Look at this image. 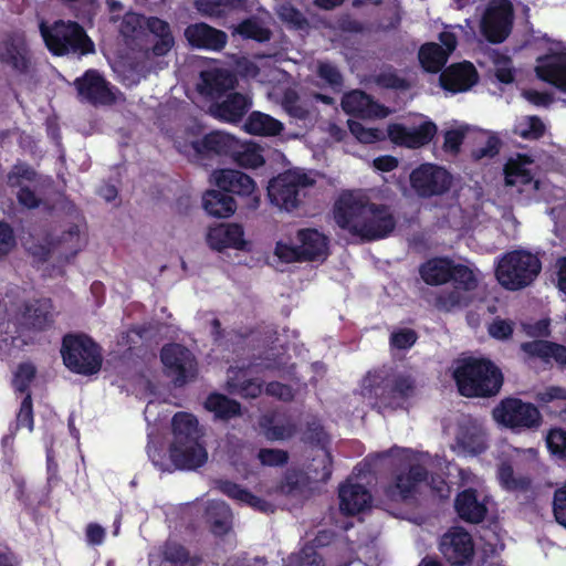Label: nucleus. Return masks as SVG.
I'll use <instances>...</instances> for the list:
<instances>
[{
    "instance_id": "5701e85b",
    "label": "nucleus",
    "mask_w": 566,
    "mask_h": 566,
    "mask_svg": "<svg viewBox=\"0 0 566 566\" xmlns=\"http://www.w3.org/2000/svg\"><path fill=\"white\" fill-rule=\"evenodd\" d=\"M252 106V101L247 95L238 92L229 93L221 102L210 106L211 114L223 122L240 123Z\"/></svg>"
},
{
    "instance_id": "864d4df0",
    "label": "nucleus",
    "mask_w": 566,
    "mask_h": 566,
    "mask_svg": "<svg viewBox=\"0 0 566 566\" xmlns=\"http://www.w3.org/2000/svg\"><path fill=\"white\" fill-rule=\"evenodd\" d=\"M286 566H323L322 557L313 547H304L300 553L289 557Z\"/></svg>"
},
{
    "instance_id": "79ce46f5",
    "label": "nucleus",
    "mask_w": 566,
    "mask_h": 566,
    "mask_svg": "<svg viewBox=\"0 0 566 566\" xmlns=\"http://www.w3.org/2000/svg\"><path fill=\"white\" fill-rule=\"evenodd\" d=\"M536 401L542 405H551L549 411L566 419V389L559 386L546 387L536 392Z\"/></svg>"
},
{
    "instance_id": "f8f14e48",
    "label": "nucleus",
    "mask_w": 566,
    "mask_h": 566,
    "mask_svg": "<svg viewBox=\"0 0 566 566\" xmlns=\"http://www.w3.org/2000/svg\"><path fill=\"white\" fill-rule=\"evenodd\" d=\"M492 413L495 421L513 429L537 428L542 420L538 409L533 403L524 402L517 398L503 399L493 409Z\"/></svg>"
},
{
    "instance_id": "dca6fc26",
    "label": "nucleus",
    "mask_w": 566,
    "mask_h": 566,
    "mask_svg": "<svg viewBox=\"0 0 566 566\" xmlns=\"http://www.w3.org/2000/svg\"><path fill=\"white\" fill-rule=\"evenodd\" d=\"M451 175L442 167L423 164L410 174V185L420 197L439 196L450 189Z\"/></svg>"
},
{
    "instance_id": "13d9d810",
    "label": "nucleus",
    "mask_w": 566,
    "mask_h": 566,
    "mask_svg": "<svg viewBox=\"0 0 566 566\" xmlns=\"http://www.w3.org/2000/svg\"><path fill=\"white\" fill-rule=\"evenodd\" d=\"M283 107L295 119L305 120L310 115V112L300 103L298 96L294 92L284 95Z\"/></svg>"
},
{
    "instance_id": "473e14b6",
    "label": "nucleus",
    "mask_w": 566,
    "mask_h": 566,
    "mask_svg": "<svg viewBox=\"0 0 566 566\" xmlns=\"http://www.w3.org/2000/svg\"><path fill=\"white\" fill-rule=\"evenodd\" d=\"M52 319V303L49 298L25 303L22 312V323L29 328L43 329Z\"/></svg>"
},
{
    "instance_id": "b1692460",
    "label": "nucleus",
    "mask_w": 566,
    "mask_h": 566,
    "mask_svg": "<svg viewBox=\"0 0 566 566\" xmlns=\"http://www.w3.org/2000/svg\"><path fill=\"white\" fill-rule=\"evenodd\" d=\"M428 478V471L420 464L410 465L408 472L397 474L395 482L386 489L387 496L392 501L408 499L417 486Z\"/></svg>"
},
{
    "instance_id": "bb28decb",
    "label": "nucleus",
    "mask_w": 566,
    "mask_h": 566,
    "mask_svg": "<svg viewBox=\"0 0 566 566\" xmlns=\"http://www.w3.org/2000/svg\"><path fill=\"white\" fill-rule=\"evenodd\" d=\"M219 189L238 196H251L255 191L254 180L247 174L234 169H220L213 172Z\"/></svg>"
},
{
    "instance_id": "338daca9",
    "label": "nucleus",
    "mask_w": 566,
    "mask_h": 566,
    "mask_svg": "<svg viewBox=\"0 0 566 566\" xmlns=\"http://www.w3.org/2000/svg\"><path fill=\"white\" fill-rule=\"evenodd\" d=\"M417 340L415 331L405 328L391 334L390 343L398 349H406L411 347Z\"/></svg>"
},
{
    "instance_id": "c03bdc74",
    "label": "nucleus",
    "mask_w": 566,
    "mask_h": 566,
    "mask_svg": "<svg viewBox=\"0 0 566 566\" xmlns=\"http://www.w3.org/2000/svg\"><path fill=\"white\" fill-rule=\"evenodd\" d=\"M8 182L11 187H25L34 185H51L48 177L38 176V174L24 164H18L8 175Z\"/></svg>"
},
{
    "instance_id": "423d86ee",
    "label": "nucleus",
    "mask_w": 566,
    "mask_h": 566,
    "mask_svg": "<svg viewBox=\"0 0 566 566\" xmlns=\"http://www.w3.org/2000/svg\"><path fill=\"white\" fill-rule=\"evenodd\" d=\"M542 270L541 260L536 254L525 250L506 253L496 268V279L506 290L518 291L530 286Z\"/></svg>"
},
{
    "instance_id": "1a4fd4ad",
    "label": "nucleus",
    "mask_w": 566,
    "mask_h": 566,
    "mask_svg": "<svg viewBox=\"0 0 566 566\" xmlns=\"http://www.w3.org/2000/svg\"><path fill=\"white\" fill-rule=\"evenodd\" d=\"M61 354L65 366L77 374L92 375L101 369L99 348L87 336L66 335L63 338Z\"/></svg>"
},
{
    "instance_id": "0eeeda50",
    "label": "nucleus",
    "mask_w": 566,
    "mask_h": 566,
    "mask_svg": "<svg viewBox=\"0 0 566 566\" xmlns=\"http://www.w3.org/2000/svg\"><path fill=\"white\" fill-rule=\"evenodd\" d=\"M310 472L312 473L311 476L303 471H287L280 483V492L296 501L308 497L313 493L314 482H326L332 475V457L329 452L324 450L314 458L313 463L310 465Z\"/></svg>"
},
{
    "instance_id": "7ed1b4c3",
    "label": "nucleus",
    "mask_w": 566,
    "mask_h": 566,
    "mask_svg": "<svg viewBox=\"0 0 566 566\" xmlns=\"http://www.w3.org/2000/svg\"><path fill=\"white\" fill-rule=\"evenodd\" d=\"M459 392L464 397H492L502 385L501 370L488 359L460 358L451 366Z\"/></svg>"
},
{
    "instance_id": "a211bd4d",
    "label": "nucleus",
    "mask_w": 566,
    "mask_h": 566,
    "mask_svg": "<svg viewBox=\"0 0 566 566\" xmlns=\"http://www.w3.org/2000/svg\"><path fill=\"white\" fill-rule=\"evenodd\" d=\"M440 551L452 565L462 566L473 556L471 535L461 527H453L441 537Z\"/></svg>"
},
{
    "instance_id": "2eb2a0df",
    "label": "nucleus",
    "mask_w": 566,
    "mask_h": 566,
    "mask_svg": "<svg viewBox=\"0 0 566 566\" xmlns=\"http://www.w3.org/2000/svg\"><path fill=\"white\" fill-rule=\"evenodd\" d=\"M512 25L513 7L510 1L502 0L486 8L481 20V32L489 42L497 44L506 40Z\"/></svg>"
},
{
    "instance_id": "de8ad7c7",
    "label": "nucleus",
    "mask_w": 566,
    "mask_h": 566,
    "mask_svg": "<svg viewBox=\"0 0 566 566\" xmlns=\"http://www.w3.org/2000/svg\"><path fill=\"white\" fill-rule=\"evenodd\" d=\"M545 125L538 116H526L515 124L513 133L523 139L536 140L544 136Z\"/></svg>"
},
{
    "instance_id": "9b49d317",
    "label": "nucleus",
    "mask_w": 566,
    "mask_h": 566,
    "mask_svg": "<svg viewBox=\"0 0 566 566\" xmlns=\"http://www.w3.org/2000/svg\"><path fill=\"white\" fill-rule=\"evenodd\" d=\"M298 245L279 242L275 254L285 262L318 261L327 256V240L317 230L303 229L297 232Z\"/></svg>"
},
{
    "instance_id": "37998d69",
    "label": "nucleus",
    "mask_w": 566,
    "mask_h": 566,
    "mask_svg": "<svg viewBox=\"0 0 566 566\" xmlns=\"http://www.w3.org/2000/svg\"><path fill=\"white\" fill-rule=\"evenodd\" d=\"M205 407L207 410L213 412L216 417L223 420L237 417L241 411L239 402L220 394H211L207 398Z\"/></svg>"
},
{
    "instance_id": "bf43d9fd",
    "label": "nucleus",
    "mask_w": 566,
    "mask_h": 566,
    "mask_svg": "<svg viewBox=\"0 0 566 566\" xmlns=\"http://www.w3.org/2000/svg\"><path fill=\"white\" fill-rule=\"evenodd\" d=\"M277 14L280 19L295 28H303L306 24L304 14L291 3L281 4Z\"/></svg>"
},
{
    "instance_id": "a19ab883",
    "label": "nucleus",
    "mask_w": 566,
    "mask_h": 566,
    "mask_svg": "<svg viewBox=\"0 0 566 566\" xmlns=\"http://www.w3.org/2000/svg\"><path fill=\"white\" fill-rule=\"evenodd\" d=\"M172 432V442H177V446L181 444L184 441L199 440L200 438L197 419L186 412H178L174 416Z\"/></svg>"
},
{
    "instance_id": "774afa93",
    "label": "nucleus",
    "mask_w": 566,
    "mask_h": 566,
    "mask_svg": "<svg viewBox=\"0 0 566 566\" xmlns=\"http://www.w3.org/2000/svg\"><path fill=\"white\" fill-rule=\"evenodd\" d=\"M258 458L264 465H280L287 461V453L277 449H261Z\"/></svg>"
},
{
    "instance_id": "69168bd1",
    "label": "nucleus",
    "mask_w": 566,
    "mask_h": 566,
    "mask_svg": "<svg viewBox=\"0 0 566 566\" xmlns=\"http://www.w3.org/2000/svg\"><path fill=\"white\" fill-rule=\"evenodd\" d=\"M228 386H229L230 392L239 394L247 398H255L262 391L261 385L253 380H244L241 384L228 381Z\"/></svg>"
},
{
    "instance_id": "aec40b11",
    "label": "nucleus",
    "mask_w": 566,
    "mask_h": 566,
    "mask_svg": "<svg viewBox=\"0 0 566 566\" xmlns=\"http://www.w3.org/2000/svg\"><path fill=\"white\" fill-rule=\"evenodd\" d=\"M476 82V69L468 61L452 64L440 74V85L452 93L465 92Z\"/></svg>"
},
{
    "instance_id": "6e6d98bb",
    "label": "nucleus",
    "mask_w": 566,
    "mask_h": 566,
    "mask_svg": "<svg viewBox=\"0 0 566 566\" xmlns=\"http://www.w3.org/2000/svg\"><path fill=\"white\" fill-rule=\"evenodd\" d=\"M437 125L432 120H424L419 126L409 127V142H433Z\"/></svg>"
},
{
    "instance_id": "ea45409f",
    "label": "nucleus",
    "mask_w": 566,
    "mask_h": 566,
    "mask_svg": "<svg viewBox=\"0 0 566 566\" xmlns=\"http://www.w3.org/2000/svg\"><path fill=\"white\" fill-rule=\"evenodd\" d=\"M448 52L434 42L422 44L418 52L421 66L429 73H438L448 61Z\"/></svg>"
},
{
    "instance_id": "f3484780",
    "label": "nucleus",
    "mask_w": 566,
    "mask_h": 566,
    "mask_svg": "<svg viewBox=\"0 0 566 566\" xmlns=\"http://www.w3.org/2000/svg\"><path fill=\"white\" fill-rule=\"evenodd\" d=\"M78 98L92 105H111L116 97L109 83L95 69H88L74 81Z\"/></svg>"
},
{
    "instance_id": "e2e57ef3",
    "label": "nucleus",
    "mask_w": 566,
    "mask_h": 566,
    "mask_svg": "<svg viewBox=\"0 0 566 566\" xmlns=\"http://www.w3.org/2000/svg\"><path fill=\"white\" fill-rule=\"evenodd\" d=\"M317 75L328 83L332 87L342 86L343 76L334 64L329 62H319L317 65Z\"/></svg>"
},
{
    "instance_id": "052dcab7",
    "label": "nucleus",
    "mask_w": 566,
    "mask_h": 566,
    "mask_svg": "<svg viewBox=\"0 0 566 566\" xmlns=\"http://www.w3.org/2000/svg\"><path fill=\"white\" fill-rule=\"evenodd\" d=\"M547 447L552 453L558 455L560 459L566 460V431L563 429H553L549 431L547 439Z\"/></svg>"
},
{
    "instance_id": "4be33fe9",
    "label": "nucleus",
    "mask_w": 566,
    "mask_h": 566,
    "mask_svg": "<svg viewBox=\"0 0 566 566\" xmlns=\"http://www.w3.org/2000/svg\"><path fill=\"white\" fill-rule=\"evenodd\" d=\"M486 448L483 428L469 418L461 420L455 434V449L464 454H479Z\"/></svg>"
},
{
    "instance_id": "c9c22d12",
    "label": "nucleus",
    "mask_w": 566,
    "mask_h": 566,
    "mask_svg": "<svg viewBox=\"0 0 566 566\" xmlns=\"http://www.w3.org/2000/svg\"><path fill=\"white\" fill-rule=\"evenodd\" d=\"M52 243L56 258L65 261L74 258L84 247V240L78 226L70 227L67 231L63 232L56 239H53Z\"/></svg>"
},
{
    "instance_id": "9d476101",
    "label": "nucleus",
    "mask_w": 566,
    "mask_h": 566,
    "mask_svg": "<svg viewBox=\"0 0 566 566\" xmlns=\"http://www.w3.org/2000/svg\"><path fill=\"white\" fill-rule=\"evenodd\" d=\"M415 382L409 376H384L382 371L369 373L363 380L361 395L369 398H379L382 402L391 405V399L407 398L413 394Z\"/></svg>"
},
{
    "instance_id": "3c124183",
    "label": "nucleus",
    "mask_w": 566,
    "mask_h": 566,
    "mask_svg": "<svg viewBox=\"0 0 566 566\" xmlns=\"http://www.w3.org/2000/svg\"><path fill=\"white\" fill-rule=\"evenodd\" d=\"M530 161L527 160V164ZM526 161L522 163L520 160H510L504 168L505 174V185L509 187H517L521 185H526L532 181V175L530 170H527L524 165Z\"/></svg>"
},
{
    "instance_id": "412c9836",
    "label": "nucleus",
    "mask_w": 566,
    "mask_h": 566,
    "mask_svg": "<svg viewBox=\"0 0 566 566\" xmlns=\"http://www.w3.org/2000/svg\"><path fill=\"white\" fill-rule=\"evenodd\" d=\"M536 62V76L566 93V54L542 55Z\"/></svg>"
},
{
    "instance_id": "393cba45",
    "label": "nucleus",
    "mask_w": 566,
    "mask_h": 566,
    "mask_svg": "<svg viewBox=\"0 0 566 566\" xmlns=\"http://www.w3.org/2000/svg\"><path fill=\"white\" fill-rule=\"evenodd\" d=\"M170 459L176 468L193 470L206 463L208 453L199 440L184 441L177 446V442H171Z\"/></svg>"
},
{
    "instance_id": "8fccbe9b",
    "label": "nucleus",
    "mask_w": 566,
    "mask_h": 566,
    "mask_svg": "<svg viewBox=\"0 0 566 566\" xmlns=\"http://www.w3.org/2000/svg\"><path fill=\"white\" fill-rule=\"evenodd\" d=\"M164 558L172 566H198L200 563L199 557L190 556L184 546L175 542L165 545Z\"/></svg>"
},
{
    "instance_id": "c756f323",
    "label": "nucleus",
    "mask_w": 566,
    "mask_h": 566,
    "mask_svg": "<svg viewBox=\"0 0 566 566\" xmlns=\"http://www.w3.org/2000/svg\"><path fill=\"white\" fill-rule=\"evenodd\" d=\"M340 105L346 114L364 119L376 116L379 107L369 94L360 90L345 93Z\"/></svg>"
},
{
    "instance_id": "4d7b16f0",
    "label": "nucleus",
    "mask_w": 566,
    "mask_h": 566,
    "mask_svg": "<svg viewBox=\"0 0 566 566\" xmlns=\"http://www.w3.org/2000/svg\"><path fill=\"white\" fill-rule=\"evenodd\" d=\"M49 186L50 185H34L31 187H20L18 192L19 202L30 209L36 208L41 201L39 195H41L43 189Z\"/></svg>"
},
{
    "instance_id": "5fc2aeb1",
    "label": "nucleus",
    "mask_w": 566,
    "mask_h": 566,
    "mask_svg": "<svg viewBox=\"0 0 566 566\" xmlns=\"http://www.w3.org/2000/svg\"><path fill=\"white\" fill-rule=\"evenodd\" d=\"M35 367L30 363H23L18 366L13 377V387L17 391L24 392L28 390L30 382L35 377Z\"/></svg>"
},
{
    "instance_id": "58836bf2",
    "label": "nucleus",
    "mask_w": 566,
    "mask_h": 566,
    "mask_svg": "<svg viewBox=\"0 0 566 566\" xmlns=\"http://www.w3.org/2000/svg\"><path fill=\"white\" fill-rule=\"evenodd\" d=\"M207 521L214 535L227 534L232 526V514L223 502L211 501L206 509Z\"/></svg>"
},
{
    "instance_id": "a18cd8bd",
    "label": "nucleus",
    "mask_w": 566,
    "mask_h": 566,
    "mask_svg": "<svg viewBox=\"0 0 566 566\" xmlns=\"http://www.w3.org/2000/svg\"><path fill=\"white\" fill-rule=\"evenodd\" d=\"M219 488L221 492L228 496L248 503L249 505L260 511L266 512L271 507V504H269L266 501L251 494L247 490L230 481L220 482Z\"/></svg>"
},
{
    "instance_id": "f03ea898",
    "label": "nucleus",
    "mask_w": 566,
    "mask_h": 566,
    "mask_svg": "<svg viewBox=\"0 0 566 566\" xmlns=\"http://www.w3.org/2000/svg\"><path fill=\"white\" fill-rule=\"evenodd\" d=\"M420 274L424 282L431 285L452 282V290H444L436 297V307L444 312L467 305L470 302L468 292L478 285L475 275L468 266L454 264L448 259L428 261L421 266Z\"/></svg>"
},
{
    "instance_id": "4c0bfd02",
    "label": "nucleus",
    "mask_w": 566,
    "mask_h": 566,
    "mask_svg": "<svg viewBox=\"0 0 566 566\" xmlns=\"http://www.w3.org/2000/svg\"><path fill=\"white\" fill-rule=\"evenodd\" d=\"M205 210L217 218H228L237 209L235 200L223 190H209L203 196Z\"/></svg>"
},
{
    "instance_id": "ddd939ff",
    "label": "nucleus",
    "mask_w": 566,
    "mask_h": 566,
    "mask_svg": "<svg viewBox=\"0 0 566 566\" xmlns=\"http://www.w3.org/2000/svg\"><path fill=\"white\" fill-rule=\"evenodd\" d=\"M161 361L168 377L177 387L195 380L197 365L192 353L178 344L166 345L161 349Z\"/></svg>"
},
{
    "instance_id": "7c9ffc66",
    "label": "nucleus",
    "mask_w": 566,
    "mask_h": 566,
    "mask_svg": "<svg viewBox=\"0 0 566 566\" xmlns=\"http://www.w3.org/2000/svg\"><path fill=\"white\" fill-rule=\"evenodd\" d=\"M195 8L202 17L222 20L233 12L248 10V0H196Z\"/></svg>"
},
{
    "instance_id": "6e6552de",
    "label": "nucleus",
    "mask_w": 566,
    "mask_h": 566,
    "mask_svg": "<svg viewBox=\"0 0 566 566\" xmlns=\"http://www.w3.org/2000/svg\"><path fill=\"white\" fill-rule=\"evenodd\" d=\"M314 182V179L303 170L291 169L270 180L268 196L274 206L292 211L300 206L305 190Z\"/></svg>"
},
{
    "instance_id": "49530a36",
    "label": "nucleus",
    "mask_w": 566,
    "mask_h": 566,
    "mask_svg": "<svg viewBox=\"0 0 566 566\" xmlns=\"http://www.w3.org/2000/svg\"><path fill=\"white\" fill-rule=\"evenodd\" d=\"M234 31L243 39L254 40L260 43L271 39V31L263 27L255 18L244 19L237 25Z\"/></svg>"
},
{
    "instance_id": "39448f33",
    "label": "nucleus",
    "mask_w": 566,
    "mask_h": 566,
    "mask_svg": "<svg viewBox=\"0 0 566 566\" xmlns=\"http://www.w3.org/2000/svg\"><path fill=\"white\" fill-rule=\"evenodd\" d=\"M177 150L191 161L207 165L216 156H229L243 168H256L265 164L259 144H178Z\"/></svg>"
},
{
    "instance_id": "0e129e2a",
    "label": "nucleus",
    "mask_w": 566,
    "mask_h": 566,
    "mask_svg": "<svg viewBox=\"0 0 566 566\" xmlns=\"http://www.w3.org/2000/svg\"><path fill=\"white\" fill-rule=\"evenodd\" d=\"M553 513L556 522L566 527V484L554 492Z\"/></svg>"
},
{
    "instance_id": "20e7f679",
    "label": "nucleus",
    "mask_w": 566,
    "mask_h": 566,
    "mask_svg": "<svg viewBox=\"0 0 566 566\" xmlns=\"http://www.w3.org/2000/svg\"><path fill=\"white\" fill-rule=\"evenodd\" d=\"M40 32L48 50L55 56L77 57L95 53V44L85 29L76 21L56 20L51 25L40 24Z\"/></svg>"
},
{
    "instance_id": "72a5a7b5",
    "label": "nucleus",
    "mask_w": 566,
    "mask_h": 566,
    "mask_svg": "<svg viewBox=\"0 0 566 566\" xmlns=\"http://www.w3.org/2000/svg\"><path fill=\"white\" fill-rule=\"evenodd\" d=\"M501 142L500 137L491 130L481 129L468 124L454 123L443 133V142Z\"/></svg>"
},
{
    "instance_id": "a878e982",
    "label": "nucleus",
    "mask_w": 566,
    "mask_h": 566,
    "mask_svg": "<svg viewBox=\"0 0 566 566\" xmlns=\"http://www.w3.org/2000/svg\"><path fill=\"white\" fill-rule=\"evenodd\" d=\"M200 80L198 91L210 98H218L237 85L235 76L223 69L202 71Z\"/></svg>"
},
{
    "instance_id": "4468645a",
    "label": "nucleus",
    "mask_w": 566,
    "mask_h": 566,
    "mask_svg": "<svg viewBox=\"0 0 566 566\" xmlns=\"http://www.w3.org/2000/svg\"><path fill=\"white\" fill-rule=\"evenodd\" d=\"M0 63L19 75L31 72L32 53L24 34L11 32L0 41Z\"/></svg>"
},
{
    "instance_id": "09e8293b",
    "label": "nucleus",
    "mask_w": 566,
    "mask_h": 566,
    "mask_svg": "<svg viewBox=\"0 0 566 566\" xmlns=\"http://www.w3.org/2000/svg\"><path fill=\"white\" fill-rule=\"evenodd\" d=\"M499 479L501 484L509 491L524 492L531 486V479L522 474L516 475L513 468L507 463L501 464Z\"/></svg>"
},
{
    "instance_id": "2f4dec72",
    "label": "nucleus",
    "mask_w": 566,
    "mask_h": 566,
    "mask_svg": "<svg viewBox=\"0 0 566 566\" xmlns=\"http://www.w3.org/2000/svg\"><path fill=\"white\" fill-rule=\"evenodd\" d=\"M243 129L251 136L276 137L283 132L284 125L266 113L253 111L248 115Z\"/></svg>"
},
{
    "instance_id": "680f3d73",
    "label": "nucleus",
    "mask_w": 566,
    "mask_h": 566,
    "mask_svg": "<svg viewBox=\"0 0 566 566\" xmlns=\"http://www.w3.org/2000/svg\"><path fill=\"white\" fill-rule=\"evenodd\" d=\"M495 77L500 83L512 84L515 80V71L511 57L501 55L495 61Z\"/></svg>"
},
{
    "instance_id": "e433bc0d",
    "label": "nucleus",
    "mask_w": 566,
    "mask_h": 566,
    "mask_svg": "<svg viewBox=\"0 0 566 566\" xmlns=\"http://www.w3.org/2000/svg\"><path fill=\"white\" fill-rule=\"evenodd\" d=\"M521 348L531 357H537L544 361L553 358L556 363L566 364V347L563 345L539 339L523 343Z\"/></svg>"
},
{
    "instance_id": "cd10ccee",
    "label": "nucleus",
    "mask_w": 566,
    "mask_h": 566,
    "mask_svg": "<svg viewBox=\"0 0 566 566\" xmlns=\"http://www.w3.org/2000/svg\"><path fill=\"white\" fill-rule=\"evenodd\" d=\"M207 241L212 249L218 251L227 248L242 250L245 245L243 229L238 223L219 224L211 228Z\"/></svg>"
},
{
    "instance_id": "6ab92c4d",
    "label": "nucleus",
    "mask_w": 566,
    "mask_h": 566,
    "mask_svg": "<svg viewBox=\"0 0 566 566\" xmlns=\"http://www.w3.org/2000/svg\"><path fill=\"white\" fill-rule=\"evenodd\" d=\"M184 34L189 45L196 49L221 51L228 42V35L224 31L205 22L189 24Z\"/></svg>"
},
{
    "instance_id": "f704fd0d",
    "label": "nucleus",
    "mask_w": 566,
    "mask_h": 566,
    "mask_svg": "<svg viewBox=\"0 0 566 566\" xmlns=\"http://www.w3.org/2000/svg\"><path fill=\"white\" fill-rule=\"evenodd\" d=\"M454 506L459 516L470 523H480L486 514V506L478 500L476 492L471 489L457 496Z\"/></svg>"
},
{
    "instance_id": "f257e3e1",
    "label": "nucleus",
    "mask_w": 566,
    "mask_h": 566,
    "mask_svg": "<svg viewBox=\"0 0 566 566\" xmlns=\"http://www.w3.org/2000/svg\"><path fill=\"white\" fill-rule=\"evenodd\" d=\"M336 223L363 240H377L388 235L395 228L389 208L369 203L358 192H345L335 203Z\"/></svg>"
},
{
    "instance_id": "603ef678",
    "label": "nucleus",
    "mask_w": 566,
    "mask_h": 566,
    "mask_svg": "<svg viewBox=\"0 0 566 566\" xmlns=\"http://www.w3.org/2000/svg\"><path fill=\"white\" fill-rule=\"evenodd\" d=\"M375 83L382 88L406 91L410 88L408 80L399 76L396 71H382L375 76Z\"/></svg>"
},
{
    "instance_id": "c85d7f7f",
    "label": "nucleus",
    "mask_w": 566,
    "mask_h": 566,
    "mask_svg": "<svg viewBox=\"0 0 566 566\" xmlns=\"http://www.w3.org/2000/svg\"><path fill=\"white\" fill-rule=\"evenodd\" d=\"M339 500L340 510L353 515L369 507L371 495L364 485L348 480L339 488Z\"/></svg>"
}]
</instances>
